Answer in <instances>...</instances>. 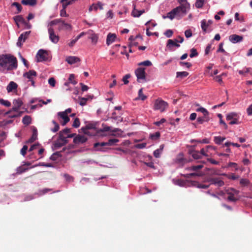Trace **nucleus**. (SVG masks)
Wrapping results in <instances>:
<instances>
[{
  "mask_svg": "<svg viewBox=\"0 0 252 252\" xmlns=\"http://www.w3.org/2000/svg\"><path fill=\"white\" fill-rule=\"evenodd\" d=\"M17 59L10 54H2L0 56V71L6 73L9 71L17 69Z\"/></svg>",
  "mask_w": 252,
  "mask_h": 252,
  "instance_id": "f257e3e1",
  "label": "nucleus"
},
{
  "mask_svg": "<svg viewBox=\"0 0 252 252\" xmlns=\"http://www.w3.org/2000/svg\"><path fill=\"white\" fill-rule=\"evenodd\" d=\"M179 2L181 4L168 12L166 16H163V18H168L171 20L174 18L180 19L186 15L190 8L189 4L186 0H181Z\"/></svg>",
  "mask_w": 252,
  "mask_h": 252,
  "instance_id": "f03ea898",
  "label": "nucleus"
},
{
  "mask_svg": "<svg viewBox=\"0 0 252 252\" xmlns=\"http://www.w3.org/2000/svg\"><path fill=\"white\" fill-rule=\"evenodd\" d=\"M119 140L117 139H110L107 142L95 143L94 144V147L96 151H103L102 147L105 146H111L117 143Z\"/></svg>",
  "mask_w": 252,
  "mask_h": 252,
  "instance_id": "7ed1b4c3",
  "label": "nucleus"
},
{
  "mask_svg": "<svg viewBox=\"0 0 252 252\" xmlns=\"http://www.w3.org/2000/svg\"><path fill=\"white\" fill-rule=\"evenodd\" d=\"M168 107V103L160 99H157L154 103V109L156 110H159L161 112H163L165 111L166 109Z\"/></svg>",
  "mask_w": 252,
  "mask_h": 252,
  "instance_id": "20e7f679",
  "label": "nucleus"
},
{
  "mask_svg": "<svg viewBox=\"0 0 252 252\" xmlns=\"http://www.w3.org/2000/svg\"><path fill=\"white\" fill-rule=\"evenodd\" d=\"M239 191L232 188L226 189V193L228 195L227 199L231 202H235L238 200L237 195Z\"/></svg>",
  "mask_w": 252,
  "mask_h": 252,
  "instance_id": "39448f33",
  "label": "nucleus"
},
{
  "mask_svg": "<svg viewBox=\"0 0 252 252\" xmlns=\"http://www.w3.org/2000/svg\"><path fill=\"white\" fill-rule=\"evenodd\" d=\"M239 115L235 112H231L228 114L226 116V120L230 121L229 124L231 125L238 124Z\"/></svg>",
  "mask_w": 252,
  "mask_h": 252,
  "instance_id": "423d86ee",
  "label": "nucleus"
},
{
  "mask_svg": "<svg viewBox=\"0 0 252 252\" xmlns=\"http://www.w3.org/2000/svg\"><path fill=\"white\" fill-rule=\"evenodd\" d=\"M58 119L62 126H65L70 120L69 118L64 112H59L57 113Z\"/></svg>",
  "mask_w": 252,
  "mask_h": 252,
  "instance_id": "0eeeda50",
  "label": "nucleus"
},
{
  "mask_svg": "<svg viewBox=\"0 0 252 252\" xmlns=\"http://www.w3.org/2000/svg\"><path fill=\"white\" fill-rule=\"evenodd\" d=\"M60 23L62 24L60 27L61 29H63L64 27L66 29H70L71 26L69 24L65 23L64 21L62 19H55V20L52 21L49 23V26H53L55 25H57L58 23Z\"/></svg>",
  "mask_w": 252,
  "mask_h": 252,
  "instance_id": "6e6552de",
  "label": "nucleus"
},
{
  "mask_svg": "<svg viewBox=\"0 0 252 252\" xmlns=\"http://www.w3.org/2000/svg\"><path fill=\"white\" fill-rule=\"evenodd\" d=\"M48 53L47 52L43 49H40L36 55L37 62H40L46 61L48 60Z\"/></svg>",
  "mask_w": 252,
  "mask_h": 252,
  "instance_id": "1a4fd4ad",
  "label": "nucleus"
},
{
  "mask_svg": "<svg viewBox=\"0 0 252 252\" xmlns=\"http://www.w3.org/2000/svg\"><path fill=\"white\" fill-rule=\"evenodd\" d=\"M135 73L137 78L138 82H141V80H145V68L139 67L135 71Z\"/></svg>",
  "mask_w": 252,
  "mask_h": 252,
  "instance_id": "9d476101",
  "label": "nucleus"
},
{
  "mask_svg": "<svg viewBox=\"0 0 252 252\" xmlns=\"http://www.w3.org/2000/svg\"><path fill=\"white\" fill-rule=\"evenodd\" d=\"M31 31L25 32L20 35L18 38V42H17V45L18 47H21L23 43L25 41L26 39L29 37Z\"/></svg>",
  "mask_w": 252,
  "mask_h": 252,
  "instance_id": "9b49d317",
  "label": "nucleus"
},
{
  "mask_svg": "<svg viewBox=\"0 0 252 252\" xmlns=\"http://www.w3.org/2000/svg\"><path fill=\"white\" fill-rule=\"evenodd\" d=\"M48 32L50 40L54 43H57L59 40V36L55 33L54 29L51 27L48 28Z\"/></svg>",
  "mask_w": 252,
  "mask_h": 252,
  "instance_id": "f8f14e48",
  "label": "nucleus"
},
{
  "mask_svg": "<svg viewBox=\"0 0 252 252\" xmlns=\"http://www.w3.org/2000/svg\"><path fill=\"white\" fill-rule=\"evenodd\" d=\"M97 123L94 122L88 123L85 127H82V130L85 134H89V129H96L97 128Z\"/></svg>",
  "mask_w": 252,
  "mask_h": 252,
  "instance_id": "ddd939ff",
  "label": "nucleus"
},
{
  "mask_svg": "<svg viewBox=\"0 0 252 252\" xmlns=\"http://www.w3.org/2000/svg\"><path fill=\"white\" fill-rule=\"evenodd\" d=\"M87 34L89 35L88 38L91 40L92 43L93 44H96L98 39V35L92 30H89L87 32Z\"/></svg>",
  "mask_w": 252,
  "mask_h": 252,
  "instance_id": "4468645a",
  "label": "nucleus"
},
{
  "mask_svg": "<svg viewBox=\"0 0 252 252\" xmlns=\"http://www.w3.org/2000/svg\"><path fill=\"white\" fill-rule=\"evenodd\" d=\"M243 37L237 34H232L229 36V40L232 43H237L242 41Z\"/></svg>",
  "mask_w": 252,
  "mask_h": 252,
  "instance_id": "2eb2a0df",
  "label": "nucleus"
},
{
  "mask_svg": "<svg viewBox=\"0 0 252 252\" xmlns=\"http://www.w3.org/2000/svg\"><path fill=\"white\" fill-rule=\"evenodd\" d=\"M87 140V138L83 135H78L73 139V142L76 144L84 143Z\"/></svg>",
  "mask_w": 252,
  "mask_h": 252,
  "instance_id": "dca6fc26",
  "label": "nucleus"
},
{
  "mask_svg": "<svg viewBox=\"0 0 252 252\" xmlns=\"http://www.w3.org/2000/svg\"><path fill=\"white\" fill-rule=\"evenodd\" d=\"M178 42L176 41L175 39V41L172 39H169L167 41V47L171 51H173V47H179L180 46V44L178 43Z\"/></svg>",
  "mask_w": 252,
  "mask_h": 252,
  "instance_id": "f3484780",
  "label": "nucleus"
},
{
  "mask_svg": "<svg viewBox=\"0 0 252 252\" xmlns=\"http://www.w3.org/2000/svg\"><path fill=\"white\" fill-rule=\"evenodd\" d=\"M210 184L215 185L218 187H221L224 185V182L220 178H213L210 180Z\"/></svg>",
  "mask_w": 252,
  "mask_h": 252,
  "instance_id": "a211bd4d",
  "label": "nucleus"
},
{
  "mask_svg": "<svg viewBox=\"0 0 252 252\" xmlns=\"http://www.w3.org/2000/svg\"><path fill=\"white\" fill-rule=\"evenodd\" d=\"M210 26L207 24V21L203 19L201 21V27L204 33L210 32L211 30L209 29Z\"/></svg>",
  "mask_w": 252,
  "mask_h": 252,
  "instance_id": "6ab92c4d",
  "label": "nucleus"
},
{
  "mask_svg": "<svg viewBox=\"0 0 252 252\" xmlns=\"http://www.w3.org/2000/svg\"><path fill=\"white\" fill-rule=\"evenodd\" d=\"M79 58L75 56H68L66 58L65 61L70 64H74L76 63L80 62Z\"/></svg>",
  "mask_w": 252,
  "mask_h": 252,
  "instance_id": "aec40b11",
  "label": "nucleus"
},
{
  "mask_svg": "<svg viewBox=\"0 0 252 252\" xmlns=\"http://www.w3.org/2000/svg\"><path fill=\"white\" fill-rule=\"evenodd\" d=\"M36 76V72L33 70H31L28 72H27L24 74V76L27 78L29 80H32L33 77Z\"/></svg>",
  "mask_w": 252,
  "mask_h": 252,
  "instance_id": "412c9836",
  "label": "nucleus"
},
{
  "mask_svg": "<svg viewBox=\"0 0 252 252\" xmlns=\"http://www.w3.org/2000/svg\"><path fill=\"white\" fill-rule=\"evenodd\" d=\"M18 87L17 84L13 81H11L6 87L8 93H10L13 90H16Z\"/></svg>",
  "mask_w": 252,
  "mask_h": 252,
  "instance_id": "4be33fe9",
  "label": "nucleus"
},
{
  "mask_svg": "<svg viewBox=\"0 0 252 252\" xmlns=\"http://www.w3.org/2000/svg\"><path fill=\"white\" fill-rule=\"evenodd\" d=\"M116 35L115 34L109 33L107 36L106 44L108 45H110L115 40Z\"/></svg>",
  "mask_w": 252,
  "mask_h": 252,
  "instance_id": "5701e85b",
  "label": "nucleus"
},
{
  "mask_svg": "<svg viewBox=\"0 0 252 252\" xmlns=\"http://www.w3.org/2000/svg\"><path fill=\"white\" fill-rule=\"evenodd\" d=\"M98 8H99L100 9H103V4L100 2H98L96 4H92L90 7H89V11H92L93 10L96 11Z\"/></svg>",
  "mask_w": 252,
  "mask_h": 252,
  "instance_id": "b1692460",
  "label": "nucleus"
},
{
  "mask_svg": "<svg viewBox=\"0 0 252 252\" xmlns=\"http://www.w3.org/2000/svg\"><path fill=\"white\" fill-rule=\"evenodd\" d=\"M145 12V10H138L134 7L131 12V15L134 17H139L142 14Z\"/></svg>",
  "mask_w": 252,
  "mask_h": 252,
  "instance_id": "393cba45",
  "label": "nucleus"
},
{
  "mask_svg": "<svg viewBox=\"0 0 252 252\" xmlns=\"http://www.w3.org/2000/svg\"><path fill=\"white\" fill-rule=\"evenodd\" d=\"M209 149H215V148L212 146H207L206 147V148H202L201 149L200 151L199 152L200 154H201V156H205V157H208L209 155L207 154L208 150Z\"/></svg>",
  "mask_w": 252,
  "mask_h": 252,
  "instance_id": "a878e982",
  "label": "nucleus"
},
{
  "mask_svg": "<svg viewBox=\"0 0 252 252\" xmlns=\"http://www.w3.org/2000/svg\"><path fill=\"white\" fill-rule=\"evenodd\" d=\"M163 148H164V145H161L159 146V148L156 150L154 152V156L155 158H158L160 157V154H161V153L163 151Z\"/></svg>",
  "mask_w": 252,
  "mask_h": 252,
  "instance_id": "bb28decb",
  "label": "nucleus"
},
{
  "mask_svg": "<svg viewBox=\"0 0 252 252\" xmlns=\"http://www.w3.org/2000/svg\"><path fill=\"white\" fill-rule=\"evenodd\" d=\"M14 21L15 22L16 25L19 27V23H25V20L23 18V17L21 15H18L15 16L14 18Z\"/></svg>",
  "mask_w": 252,
  "mask_h": 252,
  "instance_id": "cd10ccee",
  "label": "nucleus"
},
{
  "mask_svg": "<svg viewBox=\"0 0 252 252\" xmlns=\"http://www.w3.org/2000/svg\"><path fill=\"white\" fill-rule=\"evenodd\" d=\"M37 130L36 129H35L33 132L32 137L29 139H28V140L27 141V143H32L37 139Z\"/></svg>",
  "mask_w": 252,
  "mask_h": 252,
  "instance_id": "c85d7f7f",
  "label": "nucleus"
},
{
  "mask_svg": "<svg viewBox=\"0 0 252 252\" xmlns=\"http://www.w3.org/2000/svg\"><path fill=\"white\" fill-rule=\"evenodd\" d=\"M22 3L26 5H34L36 3V0H22Z\"/></svg>",
  "mask_w": 252,
  "mask_h": 252,
  "instance_id": "c756f323",
  "label": "nucleus"
},
{
  "mask_svg": "<svg viewBox=\"0 0 252 252\" xmlns=\"http://www.w3.org/2000/svg\"><path fill=\"white\" fill-rule=\"evenodd\" d=\"M209 120L210 119L209 116H206L203 115V117H198L197 119V121L199 124H202L204 122H208Z\"/></svg>",
  "mask_w": 252,
  "mask_h": 252,
  "instance_id": "7c9ffc66",
  "label": "nucleus"
},
{
  "mask_svg": "<svg viewBox=\"0 0 252 252\" xmlns=\"http://www.w3.org/2000/svg\"><path fill=\"white\" fill-rule=\"evenodd\" d=\"M32 119L30 116H24L22 120L23 123L25 125H29L31 123Z\"/></svg>",
  "mask_w": 252,
  "mask_h": 252,
  "instance_id": "2f4dec72",
  "label": "nucleus"
},
{
  "mask_svg": "<svg viewBox=\"0 0 252 252\" xmlns=\"http://www.w3.org/2000/svg\"><path fill=\"white\" fill-rule=\"evenodd\" d=\"M202 164H199L197 165H194L190 166L187 168L188 170L190 171H198L199 170L203 167Z\"/></svg>",
  "mask_w": 252,
  "mask_h": 252,
  "instance_id": "473e14b6",
  "label": "nucleus"
},
{
  "mask_svg": "<svg viewBox=\"0 0 252 252\" xmlns=\"http://www.w3.org/2000/svg\"><path fill=\"white\" fill-rule=\"evenodd\" d=\"M76 0H66L63 2H60L62 4L63 7L66 8L67 6L73 4Z\"/></svg>",
  "mask_w": 252,
  "mask_h": 252,
  "instance_id": "72a5a7b5",
  "label": "nucleus"
},
{
  "mask_svg": "<svg viewBox=\"0 0 252 252\" xmlns=\"http://www.w3.org/2000/svg\"><path fill=\"white\" fill-rule=\"evenodd\" d=\"M13 104L14 106L20 109L23 105V102L20 99H14L13 101Z\"/></svg>",
  "mask_w": 252,
  "mask_h": 252,
  "instance_id": "f704fd0d",
  "label": "nucleus"
},
{
  "mask_svg": "<svg viewBox=\"0 0 252 252\" xmlns=\"http://www.w3.org/2000/svg\"><path fill=\"white\" fill-rule=\"evenodd\" d=\"M189 75V73L186 71L177 72L176 77L181 79L187 77Z\"/></svg>",
  "mask_w": 252,
  "mask_h": 252,
  "instance_id": "c9c22d12",
  "label": "nucleus"
},
{
  "mask_svg": "<svg viewBox=\"0 0 252 252\" xmlns=\"http://www.w3.org/2000/svg\"><path fill=\"white\" fill-rule=\"evenodd\" d=\"M225 139V137L221 136H215L214 137V141L215 143L218 145L220 144Z\"/></svg>",
  "mask_w": 252,
  "mask_h": 252,
  "instance_id": "e433bc0d",
  "label": "nucleus"
},
{
  "mask_svg": "<svg viewBox=\"0 0 252 252\" xmlns=\"http://www.w3.org/2000/svg\"><path fill=\"white\" fill-rule=\"evenodd\" d=\"M192 158L195 159H201L202 158L201 154L199 151H195L192 154Z\"/></svg>",
  "mask_w": 252,
  "mask_h": 252,
  "instance_id": "4c0bfd02",
  "label": "nucleus"
},
{
  "mask_svg": "<svg viewBox=\"0 0 252 252\" xmlns=\"http://www.w3.org/2000/svg\"><path fill=\"white\" fill-rule=\"evenodd\" d=\"M250 182L247 179L242 178L240 181V184L242 187H246L249 185Z\"/></svg>",
  "mask_w": 252,
  "mask_h": 252,
  "instance_id": "58836bf2",
  "label": "nucleus"
},
{
  "mask_svg": "<svg viewBox=\"0 0 252 252\" xmlns=\"http://www.w3.org/2000/svg\"><path fill=\"white\" fill-rule=\"evenodd\" d=\"M28 170V168H26L23 166H19L18 168H17L16 173L18 174H20L25 172Z\"/></svg>",
  "mask_w": 252,
  "mask_h": 252,
  "instance_id": "ea45409f",
  "label": "nucleus"
},
{
  "mask_svg": "<svg viewBox=\"0 0 252 252\" xmlns=\"http://www.w3.org/2000/svg\"><path fill=\"white\" fill-rule=\"evenodd\" d=\"M196 111L197 112H200L202 113L204 116H209L208 111L206 109H205L203 107H200L198 108L197 109H196Z\"/></svg>",
  "mask_w": 252,
  "mask_h": 252,
  "instance_id": "a19ab883",
  "label": "nucleus"
},
{
  "mask_svg": "<svg viewBox=\"0 0 252 252\" xmlns=\"http://www.w3.org/2000/svg\"><path fill=\"white\" fill-rule=\"evenodd\" d=\"M19 108L14 106H13V107L11 108V109H10V110L6 112L5 113H4V116H6L7 114H11L12 113V112H14V113H16L17 112H18V111L19 110Z\"/></svg>",
  "mask_w": 252,
  "mask_h": 252,
  "instance_id": "79ce46f5",
  "label": "nucleus"
},
{
  "mask_svg": "<svg viewBox=\"0 0 252 252\" xmlns=\"http://www.w3.org/2000/svg\"><path fill=\"white\" fill-rule=\"evenodd\" d=\"M52 123L54 125V127L53 128H51V131L53 132H56L58 131L60 128L59 125L54 120L52 121Z\"/></svg>",
  "mask_w": 252,
  "mask_h": 252,
  "instance_id": "37998d69",
  "label": "nucleus"
},
{
  "mask_svg": "<svg viewBox=\"0 0 252 252\" xmlns=\"http://www.w3.org/2000/svg\"><path fill=\"white\" fill-rule=\"evenodd\" d=\"M0 104L6 107H10L11 106L10 102L2 98H0Z\"/></svg>",
  "mask_w": 252,
  "mask_h": 252,
  "instance_id": "c03bdc74",
  "label": "nucleus"
},
{
  "mask_svg": "<svg viewBox=\"0 0 252 252\" xmlns=\"http://www.w3.org/2000/svg\"><path fill=\"white\" fill-rule=\"evenodd\" d=\"M205 0H196L195 6L197 8H201L203 7Z\"/></svg>",
  "mask_w": 252,
  "mask_h": 252,
  "instance_id": "a18cd8bd",
  "label": "nucleus"
},
{
  "mask_svg": "<svg viewBox=\"0 0 252 252\" xmlns=\"http://www.w3.org/2000/svg\"><path fill=\"white\" fill-rule=\"evenodd\" d=\"M12 6H15L16 7V8L17 9V13H19L21 11L22 8L20 3L16 2H14L12 4Z\"/></svg>",
  "mask_w": 252,
  "mask_h": 252,
  "instance_id": "49530a36",
  "label": "nucleus"
},
{
  "mask_svg": "<svg viewBox=\"0 0 252 252\" xmlns=\"http://www.w3.org/2000/svg\"><path fill=\"white\" fill-rule=\"evenodd\" d=\"M138 96L139 98L142 100H144L146 98V96L143 94L142 89H140L138 91Z\"/></svg>",
  "mask_w": 252,
  "mask_h": 252,
  "instance_id": "de8ad7c7",
  "label": "nucleus"
},
{
  "mask_svg": "<svg viewBox=\"0 0 252 252\" xmlns=\"http://www.w3.org/2000/svg\"><path fill=\"white\" fill-rule=\"evenodd\" d=\"M139 65H144L146 66H149L152 65V63L151 61L147 60L144 62H141L138 63Z\"/></svg>",
  "mask_w": 252,
  "mask_h": 252,
  "instance_id": "09e8293b",
  "label": "nucleus"
},
{
  "mask_svg": "<svg viewBox=\"0 0 252 252\" xmlns=\"http://www.w3.org/2000/svg\"><path fill=\"white\" fill-rule=\"evenodd\" d=\"M198 55V53L196 50L194 48H192L190 50V54L189 55V57L190 58H193L196 57Z\"/></svg>",
  "mask_w": 252,
  "mask_h": 252,
  "instance_id": "8fccbe9b",
  "label": "nucleus"
},
{
  "mask_svg": "<svg viewBox=\"0 0 252 252\" xmlns=\"http://www.w3.org/2000/svg\"><path fill=\"white\" fill-rule=\"evenodd\" d=\"M74 78L75 76L74 74H71L69 75L68 78L69 82L73 85H75L77 83V82L74 80Z\"/></svg>",
  "mask_w": 252,
  "mask_h": 252,
  "instance_id": "3c124183",
  "label": "nucleus"
},
{
  "mask_svg": "<svg viewBox=\"0 0 252 252\" xmlns=\"http://www.w3.org/2000/svg\"><path fill=\"white\" fill-rule=\"evenodd\" d=\"M80 123L79 118H76L73 122L72 126L74 127L77 128L80 126Z\"/></svg>",
  "mask_w": 252,
  "mask_h": 252,
  "instance_id": "603ef678",
  "label": "nucleus"
},
{
  "mask_svg": "<svg viewBox=\"0 0 252 252\" xmlns=\"http://www.w3.org/2000/svg\"><path fill=\"white\" fill-rule=\"evenodd\" d=\"M28 146L27 145H24L23 148L21 149V151H20V153L23 156H25L27 153V151L28 150Z\"/></svg>",
  "mask_w": 252,
  "mask_h": 252,
  "instance_id": "864d4df0",
  "label": "nucleus"
},
{
  "mask_svg": "<svg viewBox=\"0 0 252 252\" xmlns=\"http://www.w3.org/2000/svg\"><path fill=\"white\" fill-rule=\"evenodd\" d=\"M228 178L229 179L235 180L238 179L239 178V176L236 175L234 173H230L228 175Z\"/></svg>",
  "mask_w": 252,
  "mask_h": 252,
  "instance_id": "5fc2aeb1",
  "label": "nucleus"
},
{
  "mask_svg": "<svg viewBox=\"0 0 252 252\" xmlns=\"http://www.w3.org/2000/svg\"><path fill=\"white\" fill-rule=\"evenodd\" d=\"M176 184L181 187H184L186 185V182L183 180H178L176 181Z\"/></svg>",
  "mask_w": 252,
  "mask_h": 252,
  "instance_id": "6e6d98bb",
  "label": "nucleus"
},
{
  "mask_svg": "<svg viewBox=\"0 0 252 252\" xmlns=\"http://www.w3.org/2000/svg\"><path fill=\"white\" fill-rule=\"evenodd\" d=\"M179 63L181 66H186L187 68H189L192 66L191 63L189 62H180Z\"/></svg>",
  "mask_w": 252,
  "mask_h": 252,
  "instance_id": "4d7b16f0",
  "label": "nucleus"
},
{
  "mask_svg": "<svg viewBox=\"0 0 252 252\" xmlns=\"http://www.w3.org/2000/svg\"><path fill=\"white\" fill-rule=\"evenodd\" d=\"M88 99L84 97H81L80 98L79 104L81 106H84L86 104V102Z\"/></svg>",
  "mask_w": 252,
  "mask_h": 252,
  "instance_id": "13d9d810",
  "label": "nucleus"
},
{
  "mask_svg": "<svg viewBox=\"0 0 252 252\" xmlns=\"http://www.w3.org/2000/svg\"><path fill=\"white\" fill-rule=\"evenodd\" d=\"M165 122L166 120L164 118H162L159 121L154 122V124L158 126H159L160 125L163 124Z\"/></svg>",
  "mask_w": 252,
  "mask_h": 252,
  "instance_id": "bf43d9fd",
  "label": "nucleus"
},
{
  "mask_svg": "<svg viewBox=\"0 0 252 252\" xmlns=\"http://www.w3.org/2000/svg\"><path fill=\"white\" fill-rule=\"evenodd\" d=\"M66 8L63 7V9L60 11V16L61 17H68V15L66 12Z\"/></svg>",
  "mask_w": 252,
  "mask_h": 252,
  "instance_id": "052dcab7",
  "label": "nucleus"
},
{
  "mask_svg": "<svg viewBox=\"0 0 252 252\" xmlns=\"http://www.w3.org/2000/svg\"><path fill=\"white\" fill-rule=\"evenodd\" d=\"M130 77V74H126L123 78V81L125 84H127L128 83V79H129Z\"/></svg>",
  "mask_w": 252,
  "mask_h": 252,
  "instance_id": "680f3d73",
  "label": "nucleus"
},
{
  "mask_svg": "<svg viewBox=\"0 0 252 252\" xmlns=\"http://www.w3.org/2000/svg\"><path fill=\"white\" fill-rule=\"evenodd\" d=\"M48 83L51 86L54 87L56 84L55 79L53 77L50 78L48 80Z\"/></svg>",
  "mask_w": 252,
  "mask_h": 252,
  "instance_id": "e2e57ef3",
  "label": "nucleus"
},
{
  "mask_svg": "<svg viewBox=\"0 0 252 252\" xmlns=\"http://www.w3.org/2000/svg\"><path fill=\"white\" fill-rule=\"evenodd\" d=\"M146 143H139V144H136L135 145V147L137 149H141L144 148L146 147Z\"/></svg>",
  "mask_w": 252,
  "mask_h": 252,
  "instance_id": "0e129e2a",
  "label": "nucleus"
},
{
  "mask_svg": "<svg viewBox=\"0 0 252 252\" xmlns=\"http://www.w3.org/2000/svg\"><path fill=\"white\" fill-rule=\"evenodd\" d=\"M185 35L187 38H189L192 36V32L190 30H187L185 32Z\"/></svg>",
  "mask_w": 252,
  "mask_h": 252,
  "instance_id": "69168bd1",
  "label": "nucleus"
},
{
  "mask_svg": "<svg viewBox=\"0 0 252 252\" xmlns=\"http://www.w3.org/2000/svg\"><path fill=\"white\" fill-rule=\"evenodd\" d=\"M51 190V189H44L42 190L39 191V195H43L48 192V191H50Z\"/></svg>",
  "mask_w": 252,
  "mask_h": 252,
  "instance_id": "338daca9",
  "label": "nucleus"
},
{
  "mask_svg": "<svg viewBox=\"0 0 252 252\" xmlns=\"http://www.w3.org/2000/svg\"><path fill=\"white\" fill-rule=\"evenodd\" d=\"M165 35L167 37H170L173 34V32L171 30H167L164 33Z\"/></svg>",
  "mask_w": 252,
  "mask_h": 252,
  "instance_id": "774afa93",
  "label": "nucleus"
}]
</instances>
